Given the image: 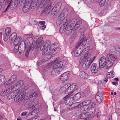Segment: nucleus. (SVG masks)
<instances>
[{"mask_svg":"<svg viewBox=\"0 0 120 120\" xmlns=\"http://www.w3.org/2000/svg\"><path fill=\"white\" fill-rule=\"evenodd\" d=\"M84 38L83 35L80 36L79 40L77 43V46L74 51V54L75 57L81 56V59L83 60L88 56L90 52L89 50L90 49V47L88 46L83 49L85 47L84 45Z\"/></svg>","mask_w":120,"mask_h":120,"instance_id":"nucleus-1","label":"nucleus"},{"mask_svg":"<svg viewBox=\"0 0 120 120\" xmlns=\"http://www.w3.org/2000/svg\"><path fill=\"white\" fill-rule=\"evenodd\" d=\"M33 38L31 37H29L27 38L25 42L21 41L20 43V45H24L25 49L28 48L30 50H33L34 48L38 49V47L37 43L36 41H34L32 45H30V43L32 41Z\"/></svg>","mask_w":120,"mask_h":120,"instance_id":"nucleus-2","label":"nucleus"},{"mask_svg":"<svg viewBox=\"0 0 120 120\" xmlns=\"http://www.w3.org/2000/svg\"><path fill=\"white\" fill-rule=\"evenodd\" d=\"M57 60H55L53 61L52 64H54L53 66L54 69H56L60 71L62 70V68L66 64V61H63L57 63Z\"/></svg>","mask_w":120,"mask_h":120,"instance_id":"nucleus-3","label":"nucleus"},{"mask_svg":"<svg viewBox=\"0 0 120 120\" xmlns=\"http://www.w3.org/2000/svg\"><path fill=\"white\" fill-rule=\"evenodd\" d=\"M31 1V0H20V3L24 4V6L22 8L23 11L24 12H27L30 8H31L32 9L30 4Z\"/></svg>","mask_w":120,"mask_h":120,"instance_id":"nucleus-4","label":"nucleus"},{"mask_svg":"<svg viewBox=\"0 0 120 120\" xmlns=\"http://www.w3.org/2000/svg\"><path fill=\"white\" fill-rule=\"evenodd\" d=\"M17 95L19 94V96L21 100L22 99L27 100L29 98V97H27L26 95V93L22 91V89H21L19 90H17Z\"/></svg>","mask_w":120,"mask_h":120,"instance_id":"nucleus-5","label":"nucleus"},{"mask_svg":"<svg viewBox=\"0 0 120 120\" xmlns=\"http://www.w3.org/2000/svg\"><path fill=\"white\" fill-rule=\"evenodd\" d=\"M92 63L91 58L88 57L86 58L83 64V68L85 70L87 69Z\"/></svg>","mask_w":120,"mask_h":120,"instance_id":"nucleus-6","label":"nucleus"},{"mask_svg":"<svg viewBox=\"0 0 120 120\" xmlns=\"http://www.w3.org/2000/svg\"><path fill=\"white\" fill-rule=\"evenodd\" d=\"M18 2V0H11V2L6 8L5 11H7L10 7L11 10H13L16 7Z\"/></svg>","mask_w":120,"mask_h":120,"instance_id":"nucleus-7","label":"nucleus"},{"mask_svg":"<svg viewBox=\"0 0 120 120\" xmlns=\"http://www.w3.org/2000/svg\"><path fill=\"white\" fill-rule=\"evenodd\" d=\"M64 98V103L65 104L67 105H72L74 102V99L73 97L70 96H66Z\"/></svg>","mask_w":120,"mask_h":120,"instance_id":"nucleus-8","label":"nucleus"},{"mask_svg":"<svg viewBox=\"0 0 120 120\" xmlns=\"http://www.w3.org/2000/svg\"><path fill=\"white\" fill-rule=\"evenodd\" d=\"M106 60L105 57H102L99 60V68H102L105 67L106 64Z\"/></svg>","mask_w":120,"mask_h":120,"instance_id":"nucleus-9","label":"nucleus"},{"mask_svg":"<svg viewBox=\"0 0 120 120\" xmlns=\"http://www.w3.org/2000/svg\"><path fill=\"white\" fill-rule=\"evenodd\" d=\"M41 44L37 45L38 46V49H39L41 51H42V53L43 54L46 55L47 53H48L49 51L48 49H47V48L43 43Z\"/></svg>","mask_w":120,"mask_h":120,"instance_id":"nucleus-10","label":"nucleus"},{"mask_svg":"<svg viewBox=\"0 0 120 120\" xmlns=\"http://www.w3.org/2000/svg\"><path fill=\"white\" fill-rule=\"evenodd\" d=\"M24 83V82L22 80L18 81L15 84L13 87L11 88V90H18V89L22 86Z\"/></svg>","mask_w":120,"mask_h":120,"instance_id":"nucleus-11","label":"nucleus"},{"mask_svg":"<svg viewBox=\"0 0 120 120\" xmlns=\"http://www.w3.org/2000/svg\"><path fill=\"white\" fill-rule=\"evenodd\" d=\"M70 76V74L68 72H67L63 74L60 77L62 81L64 82L67 81Z\"/></svg>","mask_w":120,"mask_h":120,"instance_id":"nucleus-12","label":"nucleus"},{"mask_svg":"<svg viewBox=\"0 0 120 120\" xmlns=\"http://www.w3.org/2000/svg\"><path fill=\"white\" fill-rule=\"evenodd\" d=\"M107 58L110 63H112L116 59V56L114 55L108 54L107 55Z\"/></svg>","mask_w":120,"mask_h":120,"instance_id":"nucleus-13","label":"nucleus"},{"mask_svg":"<svg viewBox=\"0 0 120 120\" xmlns=\"http://www.w3.org/2000/svg\"><path fill=\"white\" fill-rule=\"evenodd\" d=\"M10 91L8 92V94L7 98L10 99L14 98L16 97L17 95V90H13V92H11Z\"/></svg>","mask_w":120,"mask_h":120,"instance_id":"nucleus-14","label":"nucleus"},{"mask_svg":"<svg viewBox=\"0 0 120 120\" xmlns=\"http://www.w3.org/2000/svg\"><path fill=\"white\" fill-rule=\"evenodd\" d=\"M95 99L98 103H101L103 100V97L102 94L99 92H97L95 95Z\"/></svg>","mask_w":120,"mask_h":120,"instance_id":"nucleus-15","label":"nucleus"},{"mask_svg":"<svg viewBox=\"0 0 120 120\" xmlns=\"http://www.w3.org/2000/svg\"><path fill=\"white\" fill-rule=\"evenodd\" d=\"M51 2L50 0H41L38 2V4L43 7Z\"/></svg>","mask_w":120,"mask_h":120,"instance_id":"nucleus-16","label":"nucleus"},{"mask_svg":"<svg viewBox=\"0 0 120 120\" xmlns=\"http://www.w3.org/2000/svg\"><path fill=\"white\" fill-rule=\"evenodd\" d=\"M34 101H29L26 102V105L28 108H32L33 110L34 109L35 107L34 106Z\"/></svg>","mask_w":120,"mask_h":120,"instance_id":"nucleus-17","label":"nucleus"},{"mask_svg":"<svg viewBox=\"0 0 120 120\" xmlns=\"http://www.w3.org/2000/svg\"><path fill=\"white\" fill-rule=\"evenodd\" d=\"M91 72L94 74L96 73L98 71V67L95 63L92 64L90 68Z\"/></svg>","mask_w":120,"mask_h":120,"instance_id":"nucleus-18","label":"nucleus"},{"mask_svg":"<svg viewBox=\"0 0 120 120\" xmlns=\"http://www.w3.org/2000/svg\"><path fill=\"white\" fill-rule=\"evenodd\" d=\"M88 113H82L80 115L79 117L80 119H85V120H89L90 116L88 115Z\"/></svg>","mask_w":120,"mask_h":120,"instance_id":"nucleus-19","label":"nucleus"},{"mask_svg":"<svg viewBox=\"0 0 120 120\" xmlns=\"http://www.w3.org/2000/svg\"><path fill=\"white\" fill-rule=\"evenodd\" d=\"M68 84V88L67 90L65 92V94H68V95L74 92L75 90L73 89L72 87L70 86V84Z\"/></svg>","mask_w":120,"mask_h":120,"instance_id":"nucleus-20","label":"nucleus"},{"mask_svg":"<svg viewBox=\"0 0 120 120\" xmlns=\"http://www.w3.org/2000/svg\"><path fill=\"white\" fill-rule=\"evenodd\" d=\"M45 8V11L46 12V13L48 14L51 10L52 8L51 2L49 3L48 4L46 5L45 7H44Z\"/></svg>","mask_w":120,"mask_h":120,"instance_id":"nucleus-21","label":"nucleus"},{"mask_svg":"<svg viewBox=\"0 0 120 120\" xmlns=\"http://www.w3.org/2000/svg\"><path fill=\"white\" fill-rule=\"evenodd\" d=\"M79 76L84 79H87L89 77V76L83 71H81L79 73Z\"/></svg>","mask_w":120,"mask_h":120,"instance_id":"nucleus-22","label":"nucleus"},{"mask_svg":"<svg viewBox=\"0 0 120 120\" xmlns=\"http://www.w3.org/2000/svg\"><path fill=\"white\" fill-rule=\"evenodd\" d=\"M61 6V3L60 2H58L56 4L52 10H54L56 12L58 11L60 8Z\"/></svg>","mask_w":120,"mask_h":120,"instance_id":"nucleus-23","label":"nucleus"},{"mask_svg":"<svg viewBox=\"0 0 120 120\" xmlns=\"http://www.w3.org/2000/svg\"><path fill=\"white\" fill-rule=\"evenodd\" d=\"M67 22H65V23H63V25L60 27V32L61 33L64 32L65 30V29L67 27Z\"/></svg>","mask_w":120,"mask_h":120,"instance_id":"nucleus-24","label":"nucleus"},{"mask_svg":"<svg viewBox=\"0 0 120 120\" xmlns=\"http://www.w3.org/2000/svg\"><path fill=\"white\" fill-rule=\"evenodd\" d=\"M61 71L56 69H54L51 71V74L52 76L55 77L59 74Z\"/></svg>","mask_w":120,"mask_h":120,"instance_id":"nucleus-25","label":"nucleus"},{"mask_svg":"<svg viewBox=\"0 0 120 120\" xmlns=\"http://www.w3.org/2000/svg\"><path fill=\"white\" fill-rule=\"evenodd\" d=\"M66 17L64 16L63 15H61V14L60 15L59 18V21H60V23H62V22L65 23V22H67L66 20H65V17Z\"/></svg>","mask_w":120,"mask_h":120,"instance_id":"nucleus-26","label":"nucleus"},{"mask_svg":"<svg viewBox=\"0 0 120 120\" xmlns=\"http://www.w3.org/2000/svg\"><path fill=\"white\" fill-rule=\"evenodd\" d=\"M82 22L81 21L79 20L77 22L75 25L74 28V31L77 30L80 26Z\"/></svg>","mask_w":120,"mask_h":120,"instance_id":"nucleus-27","label":"nucleus"},{"mask_svg":"<svg viewBox=\"0 0 120 120\" xmlns=\"http://www.w3.org/2000/svg\"><path fill=\"white\" fill-rule=\"evenodd\" d=\"M17 76L15 75H13L11 77L10 79L8 80V83L10 84L11 83L13 82L17 79Z\"/></svg>","mask_w":120,"mask_h":120,"instance_id":"nucleus-28","label":"nucleus"},{"mask_svg":"<svg viewBox=\"0 0 120 120\" xmlns=\"http://www.w3.org/2000/svg\"><path fill=\"white\" fill-rule=\"evenodd\" d=\"M21 38L20 37H17L15 40H14V45H19V42L21 40Z\"/></svg>","mask_w":120,"mask_h":120,"instance_id":"nucleus-29","label":"nucleus"},{"mask_svg":"<svg viewBox=\"0 0 120 120\" xmlns=\"http://www.w3.org/2000/svg\"><path fill=\"white\" fill-rule=\"evenodd\" d=\"M10 91V89H8L2 91L0 94V95L2 96H5L8 94V92Z\"/></svg>","mask_w":120,"mask_h":120,"instance_id":"nucleus-30","label":"nucleus"},{"mask_svg":"<svg viewBox=\"0 0 120 120\" xmlns=\"http://www.w3.org/2000/svg\"><path fill=\"white\" fill-rule=\"evenodd\" d=\"M30 3V5L32 8L36 6L38 0H31Z\"/></svg>","mask_w":120,"mask_h":120,"instance_id":"nucleus-31","label":"nucleus"},{"mask_svg":"<svg viewBox=\"0 0 120 120\" xmlns=\"http://www.w3.org/2000/svg\"><path fill=\"white\" fill-rule=\"evenodd\" d=\"M81 96V94L79 92L76 94L74 96L73 98L74 100L77 101L79 99Z\"/></svg>","mask_w":120,"mask_h":120,"instance_id":"nucleus-32","label":"nucleus"},{"mask_svg":"<svg viewBox=\"0 0 120 120\" xmlns=\"http://www.w3.org/2000/svg\"><path fill=\"white\" fill-rule=\"evenodd\" d=\"M82 105L80 107V109L81 111H85L87 110L89 108V107L88 105H86L84 104H82Z\"/></svg>","mask_w":120,"mask_h":120,"instance_id":"nucleus-33","label":"nucleus"},{"mask_svg":"<svg viewBox=\"0 0 120 120\" xmlns=\"http://www.w3.org/2000/svg\"><path fill=\"white\" fill-rule=\"evenodd\" d=\"M17 34L15 33H12L9 37V39L12 41L15 40L17 38Z\"/></svg>","mask_w":120,"mask_h":120,"instance_id":"nucleus-34","label":"nucleus"},{"mask_svg":"<svg viewBox=\"0 0 120 120\" xmlns=\"http://www.w3.org/2000/svg\"><path fill=\"white\" fill-rule=\"evenodd\" d=\"M68 86V84H65L63 86L60 88L59 90L62 93L64 91H65V92L67 90Z\"/></svg>","mask_w":120,"mask_h":120,"instance_id":"nucleus-35","label":"nucleus"},{"mask_svg":"<svg viewBox=\"0 0 120 120\" xmlns=\"http://www.w3.org/2000/svg\"><path fill=\"white\" fill-rule=\"evenodd\" d=\"M91 101L90 100H86L83 102L82 103V104H84L86 105H88L89 107H90V103Z\"/></svg>","mask_w":120,"mask_h":120,"instance_id":"nucleus-36","label":"nucleus"},{"mask_svg":"<svg viewBox=\"0 0 120 120\" xmlns=\"http://www.w3.org/2000/svg\"><path fill=\"white\" fill-rule=\"evenodd\" d=\"M43 38L42 37H40L38 38L36 42L37 43V45L40 44L41 45V44H43L44 42V41L43 40Z\"/></svg>","mask_w":120,"mask_h":120,"instance_id":"nucleus-37","label":"nucleus"},{"mask_svg":"<svg viewBox=\"0 0 120 120\" xmlns=\"http://www.w3.org/2000/svg\"><path fill=\"white\" fill-rule=\"evenodd\" d=\"M68 13V10L66 8H64L61 13V15H62L65 17L67 16Z\"/></svg>","mask_w":120,"mask_h":120,"instance_id":"nucleus-38","label":"nucleus"},{"mask_svg":"<svg viewBox=\"0 0 120 120\" xmlns=\"http://www.w3.org/2000/svg\"><path fill=\"white\" fill-rule=\"evenodd\" d=\"M95 111L96 109L94 107H92L89 109V112L88 113L90 115H92L95 113Z\"/></svg>","mask_w":120,"mask_h":120,"instance_id":"nucleus-39","label":"nucleus"},{"mask_svg":"<svg viewBox=\"0 0 120 120\" xmlns=\"http://www.w3.org/2000/svg\"><path fill=\"white\" fill-rule=\"evenodd\" d=\"M11 32V29L10 27H8L5 30V32L6 35L7 36H8L9 34Z\"/></svg>","mask_w":120,"mask_h":120,"instance_id":"nucleus-40","label":"nucleus"},{"mask_svg":"<svg viewBox=\"0 0 120 120\" xmlns=\"http://www.w3.org/2000/svg\"><path fill=\"white\" fill-rule=\"evenodd\" d=\"M52 63L49 64L48 65L45 67L43 69L44 71L46 72L49 70L51 68V65Z\"/></svg>","mask_w":120,"mask_h":120,"instance_id":"nucleus-41","label":"nucleus"},{"mask_svg":"<svg viewBox=\"0 0 120 120\" xmlns=\"http://www.w3.org/2000/svg\"><path fill=\"white\" fill-rule=\"evenodd\" d=\"M82 35L84 36V35H81V36ZM84 38V43L85 41L87 42V43L89 44L91 43L92 40V38H91L88 37L87 38V39H86L85 40Z\"/></svg>","mask_w":120,"mask_h":120,"instance_id":"nucleus-42","label":"nucleus"},{"mask_svg":"<svg viewBox=\"0 0 120 120\" xmlns=\"http://www.w3.org/2000/svg\"><path fill=\"white\" fill-rule=\"evenodd\" d=\"M50 54L48 53L46 54H47V55L45 56V60L46 61L49 60L51 58L52 56Z\"/></svg>","mask_w":120,"mask_h":120,"instance_id":"nucleus-43","label":"nucleus"},{"mask_svg":"<svg viewBox=\"0 0 120 120\" xmlns=\"http://www.w3.org/2000/svg\"><path fill=\"white\" fill-rule=\"evenodd\" d=\"M106 76L107 78H111L114 76V74L112 72H108L106 74Z\"/></svg>","mask_w":120,"mask_h":120,"instance_id":"nucleus-44","label":"nucleus"},{"mask_svg":"<svg viewBox=\"0 0 120 120\" xmlns=\"http://www.w3.org/2000/svg\"><path fill=\"white\" fill-rule=\"evenodd\" d=\"M43 44L47 48L51 44L49 40H47L45 41L44 43H43Z\"/></svg>","mask_w":120,"mask_h":120,"instance_id":"nucleus-45","label":"nucleus"},{"mask_svg":"<svg viewBox=\"0 0 120 120\" xmlns=\"http://www.w3.org/2000/svg\"><path fill=\"white\" fill-rule=\"evenodd\" d=\"M13 51L14 52H17L19 50V45H15Z\"/></svg>","mask_w":120,"mask_h":120,"instance_id":"nucleus-46","label":"nucleus"},{"mask_svg":"<svg viewBox=\"0 0 120 120\" xmlns=\"http://www.w3.org/2000/svg\"><path fill=\"white\" fill-rule=\"evenodd\" d=\"M90 94L89 90H86L83 92L84 95L85 96H87Z\"/></svg>","mask_w":120,"mask_h":120,"instance_id":"nucleus-47","label":"nucleus"},{"mask_svg":"<svg viewBox=\"0 0 120 120\" xmlns=\"http://www.w3.org/2000/svg\"><path fill=\"white\" fill-rule=\"evenodd\" d=\"M106 0H101L99 3V5L100 7H102L104 4Z\"/></svg>","mask_w":120,"mask_h":120,"instance_id":"nucleus-48","label":"nucleus"},{"mask_svg":"<svg viewBox=\"0 0 120 120\" xmlns=\"http://www.w3.org/2000/svg\"><path fill=\"white\" fill-rule=\"evenodd\" d=\"M55 49H49L48 50V53L50 54H52L53 55L55 54L56 53V52H55L56 51Z\"/></svg>","mask_w":120,"mask_h":120,"instance_id":"nucleus-49","label":"nucleus"},{"mask_svg":"<svg viewBox=\"0 0 120 120\" xmlns=\"http://www.w3.org/2000/svg\"><path fill=\"white\" fill-rule=\"evenodd\" d=\"M14 98H15L14 101L16 102H17L21 101L19 96H18L16 97H15Z\"/></svg>","mask_w":120,"mask_h":120,"instance_id":"nucleus-50","label":"nucleus"},{"mask_svg":"<svg viewBox=\"0 0 120 120\" xmlns=\"http://www.w3.org/2000/svg\"><path fill=\"white\" fill-rule=\"evenodd\" d=\"M77 86L76 84L75 83H74L72 84L71 85H70V86L72 87L73 89L75 90Z\"/></svg>","mask_w":120,"mask_h":120,"instance_id":"nucleus-51","label":"nucleus"},{"mask_svg":"<svg viewBox=\"0 0 120 120\" xmlns=\"http://www.w3.org/2000/svg\"><path fill=\"white\" fill-rule=\"evenodd\" d=\"M72 31L71 30H68L67 29L66 31V35H70L72 33Z\"/></svg>","mask_w":120,"mask_h":120,"instance_id":"nucleus-52","label":"nucleus"},{"mask_svg":"<svg viewBox=\"0 0 120 120\" xmlns=\"http://www.w3.org/2000/svg\"><path fill=\"white\" fill-rule=\"evenodd\" d=\"M57 47H55V44L51 45L50 48L49 49H56L57 48Z\"/></svg>","mask_w":120,"mask_h":120,"instance_id":"nucleus-53","label":"nucleus"},{"mask_svg":"<svg viewBox=\"0 0 120 120\" xmlns=\"http://www.w3.org/2000/svg\"><path fill=\"white\" fill-rule=\"evenodd\" d=\"M5 78L4 76L2 75H0V79L1 80L2 79V81L4 82L5 81Z\"/></svg>","mask_w":120,"mask_h":120,"instance_id":"nucleus-54","label":"nucleus"},{"mask_svg":"<svg viewBox=\"0 0 120 120\" xmlns=\"http://www.w3.org/2000/svg\"><path fill=\"white\" fill-rule=\"evenodd\" d=\"M26 49V51L25 52V55L27 57L28 56V54L30 50L28 48L25 49Z\"/></svg>","mask_w":120,"mask_h":120,"instance_id":"nucleus-55","label":"nucleus"},{"mask_svg":"<svg viewBox=\"0 0 120 120\" xmlns=\"http://www.w3.org/2000/svg\"><path fill=\"white\" fill-rule=\"evenodd\" d=\"M79 105V103L78 102H76L74 103H73L71 105V106H74V107H76L78 106Z\"/></svg>","mask_w":120,"mask_h":120,"instance_id":"nucleus-56","label":"nucleus"},{"mask_svg":"<svg viewBox=\"0 0 120 120\" xmlns=\"http://www.w3.org/2000/svg\"><path fill=\"white\" fill-rule=\"evenodd\" d=\"M37 93H34L32 94H31L29 96L30 98H32L33 97L36 96L37 95Z\"/></svg>","mask_w":120,"mask_h":120,"instance_id":"nucleus-57","label":"nucleus"},{"mask_svg":"<svg viewBox=\"0 0 120 120\" xmlns=\"http://www.w3.org/2000/svg\"><path fill=\"white\" fill-rule=\"evenodd\" d=\"M73 27L72 25H70L67 27V29L68 30H71V31H73Z\"/></svg>","mask_w":120,"mask_h":120,"instance_id":"nucleus-58","label":"nucleus"},{"mask_svg":"<svg viewBox=\"0 0 120 120\" xmlns=\"http://www.w3.org/2000/svg\"><path fill=\"white\" fill-rule=\"evenodd\" d=\"M35 110L36 111V112L37 113H39L41 110V109L40 108H37L35 109H34V110Z\"/></svg>","mask_w":120,"mask_h":120,"instance_id":"nucleus-59","label":"nucleus"},{"mask_svg":"<svg viewBox=\"0 0 120 120\" xmlns=\"http://www.w3.org/2000/svg\"><path fill=\"white\" fill-rule=\"evenodd\" d=\"M45 61H45V60H42L39 63H38V65H40L42 64L43 63H44V62Z\"/></svg>","mask_w":120,"mask_h":120,"instance_id":"nucleus-60","label":"nucleus"},{"mask_svg":"<svg viewBox=\"0 0 120 120\" xmlns=\"http://www.w3.org/2000/svg\"><path fill=\"white\" fill-rule=\"evenodd\" d=\"M8 36H7L6 35V36L4 35L3 37V40L5 41H6L8 39Z\"/></svg>","mask_w":120,"mask_h":120,"instance_id":"nucleus-61","label":"nucleus"},{"mask_svg":"<svg viewBox=\"0 0 120 120\" xmlns=\"http://www.w3.org/2000/svg\"><path fill=\"white\" fill-rule=\"evenodd\" d=\"M27 112H22L21 115V116H26L27 114Z\"/></svg>","mask_w":120,"mask_h":120,"instance_id":"nucleus-62","label":"nucleus"},{"mask_svg":"<svg viewBox=\"0 0 120 120\" xmlns=\"http://www.w3.org/2000/svg\"><path fill=\"white\" fill-rule=\"evenodd\" d=\"M45 22L44 21H41L39 22V23L40 25H44L45 24Z\"/></svg>","mask_w":120,"mask_h":120,"instance_id":"nucleus-63","label":"nucleus"},{"mask_svg":"<svg viewBox=\"0 0 120 120\" xmlns=\"http://www.w3.org/2000/svg\"><path fill=\"white\" fill-rule=\"evenodd\" d=\"M34 24L35 25H37L38 24V21L36 20H34Z\"/></svg>","mask_w":120,"mask_h":120,"instance_id":"nucleus-64","label":"nucleus"}]
</instances>
